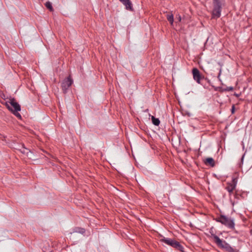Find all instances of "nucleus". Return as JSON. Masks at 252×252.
<instances>
[{
	"label": "nucleus",
	"instance_id": "f257e3e1",
	"mask_svg": "<svg viewBox=\"0 0 252 252\" xmlns=\"http://www.w3.org/2000/svg\"><path fill=\"white\" fill-rule=\"evenodd\" d=\"M5 105L7 108L11 111L13 114L17 118L21 119V116L18 112L21 110L20 105L15 101L14 98H11L9 101L5 102Z\"/></svg>",
	"mask_w": 252,
	"mask_h": 252
},
{
	"label": "nucleus",
	"instance_id": "9b49d317",
	"mask_svg": "<svg viewBox=\"0 0 252 252\" xmlns=\"http://www.w3.org/2000/svg\"><path fill=\"white\" fill-rule=\"evenodd\" d=\"M167 20L169 22L171 25H173L174 22V16L173 14L171 13V14H168L166 16Z\"/></svg>",
	"mask_w": 252,
	"mask_h": 252
},
{
	"label": "nucleus",
	"instance_id": "20e7f679",
	"mask_svg": "<svg viewBox=\"0 0 252 252\" xmlns=\"http://www.w3.org/2000/svg\"><path fill=\"white\" fill-rule=\"evenodd\" d=\"M160 241L164 242L166 244L171 246L172 247L176 248L178 250H181L183 249L182 246L180 244V243L174 240L163 237L160 240Z\"/></svg>",
	"mask_w": 252,
	"mask_h": 252
},
{
	"label": "nucleus",
	"instance_id": "ddd939ff",
	"mask_svg": "<svg viewBox=\"0 0 252 252\" xmlns=\"http://www.w3.org/2000/svg\"><path fill=\"white\" fill-rule=\"evenodd\" d=\"M152 122L154 125H155V126H157L159 125V124L160 123V121L158 120V119L156 118L154 116H152Z\"/></svg>",
	"mask_w": 252,
	"mask_h": 252
},
{
	"label": "nucleus",
	"instance_id": "423d86ee",
	"mask_svg": "<svg viewBox=\"0 0 252 252\" xmlns=\"http://www.w3.org/2000/svg\"><path fill=\"white\" fill-rule=\"evenodd\" d=\"M212 238L219 247L225 248L228 245L224 241L221 240L218 236L216 235H212Z\"/></svg>",
	"mask_w": 252,
	"mask_h": 252
},
{
	"label": "nucleus",
	"instance_id": "dca6fc26",
	"mask_svg": "<svg viewBox=\"0 0 252 252\" xmlns=\"http://www.w3.org/2000/svg\"><path fill=\"white\" fill-rule=\"evenodd\" d=\"M181 21V17L180 16H179V21L180 22Z\"/></svg>",
	"mask_w": 252,
	"mask_h": 252
},
{
	"label": "nucleus",
	"instance_id": "39448f33",
	"mask_svg": "<svg viewBox=\"0 0 252 252\" xmlns=\"http://www.w3.org/2000/svg\"><path fill=\"white\" fill-rule=\"evenodd\" d=\"M72 80L70 77L65 79L62 83V88L64 93H66L68 88L72 85Z\"/></svg>",
	"mask_w": 252,
	"mask_h": 252
},
{
	"label": "nucleus",
	"instance_id": "6e6552de",
	"mask_svg": "<svg viewBox=\"0 0 252 252\" xmlns=\"http://www.w3.org/2000/svg\"><path fill=\"white\" fill-rule=\"evenodd\" d=\"M192 74L193 79L196 81L198 83H200V81L202 79L199 71L196 68L192 69Z\"/></svg>",
	"mask_w": 252,
	"mask_h": 252
},
{
	"label": "nucleus",
	"instance_id": "0eeeda50",
	"mask_svg": "<svg viewBox=\"0 0 252 252\" xmlns=\"http://www.w3.org/2000/svg\"><path fill=\"white\" fill-rule=\"evenodd\" d=\"M237 183V178H233L231 183H227L226 189L229 193L233 192L235 189Z\"/></svg>",
	"mask_w": 252,
	"mask_h": 252
},
{
	"label": "nucleus",
	"instance_id": "1a4fd4ad",
	"mask_svg": "<svg viewBox=\"0 0 252 252\" xmlns=\"http://www.w3.org/2000/svg\"><path fill=\"white\" fill-rule=\"evenodd\" d=\"M126 7V9L133 11L132 3L130 0H119Z\"/></svg>",
	"mask_w": 252,
	"mask_h": 252
},
{
	"label": "nucleus",
	"instance_id": "7ed1b4c3",
	"mask_svg": "<svg viewBox=\"0 0 252 252\" xmlns=\"http://www.w3.org/2000/svg\"><path fill=\"white\" fill-rule=\"evenodd\" d=\"M217 220L230 229L234 228V222L230 218H227L224 216H220L217 219Z\"/></svg>",
	"mask_w": 252,
	"mask_h": 252
},
{
	"label": "nucleus",
	"instance_id": "f03ea898",
	"mask_svg": "<svg viewBox=\"0 0 252 252\" xmlns=\"http://www.w3.org/2000/svg\"><path fill=\"white\" fill-rule=\"evenodd\" d=\"M213 9L212 16L213 18H219L221 11V0H213Z\"/></svg>",
	"mask_w": 252,
	"mask_h": 252
},
{
	"label": "nucleus",
	"instance_id": "f8f14e48",
	"mask_svg": "<svg viewBox=\"0 0 252 252\" xmlns=\"http://www.w3.org/2000/svg\"><path fill=\"white\" fill-rule=\"evenodd\" d=\"M45 6L48 8L50 11H53L54 9L52 7V3L50 1H47L45 4Z\"/></svg>",
	"mask_w": 252,
	"mask_h": 252
},
{
	"label": "nucleus",
	"instance_id": "2eb2a0df",
	"mask_svg": "<svg viewBox=\"0 0 252 252\" xmlns=\"http://www.w3.org/2000/svg\"><path fill=\"white\" fill-rule=\"evenodd\" d=\"M234 111H235V107H234V106L233 105V106L232 107V109H231V112H232V113H234Z\"/></svg>",
	"mask_w": 252,
	"mask_h": 252
},
{
	"label": "nucleus",
	"instance_id": "4468645a",
	"mask_svg": "<svg viewBox=\"0 0 252 252\" xmlns=\"http://www.w3.org/2000/svg\"><path fill=\"white\" fill-rule=\"evenodd\" d=\"M79 229L80 230L79 231L80 233H81L82 234L84 233L85 230H84V229Z\"/></svg>",
	"mask_w": 252,
	"mask_h": 252
},
{
	"label": "nucleus",
	"instance_id": "9d476101",
	"mask_svg": "<svg viewBox=\"0 0 252 252\" xmlns=\"http://www.w3.org/2000/svg\"><path fill=\"white\" fill-rule=\"evenodd\" d=\"M205 164L207 165H210L214 167L215 165V162L214 159L212 158H207L204 160Z\"/></svg>",
	"mask_w": 252,
	"mask_h": 252
}]
</instances>
